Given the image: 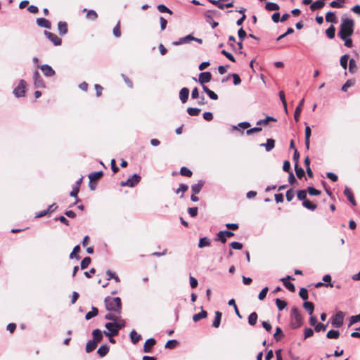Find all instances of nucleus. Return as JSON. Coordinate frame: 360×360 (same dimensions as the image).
I'll use <instances>...</instances> for the list:
<instances>
[{
  "mask_svg": "<svg viewBox=\"0 0 360 360\" xmlns=\"http://www.w3.org/2000/svg\"><path fill=\"white\" fill-rule=\"evenodd\" d=\"M354 22L349 18H344L340 26V30L338 35L340 39H344L345 37H351L354 32Z\"/></svg>",
  "mask_w": 360,
  "mask_h": 360,
  "instance_id": "1",
  "label": "nucleus"
},
{
  "mask_svg": "<svg viewBox=\"0 0 360 360\" xmlns=\"http://www.w3.org/2000/svg\"><path fill=\"white\" fill-rule=\"evenodd\" d=\"M105 304L106 307V309L112 312H115L117 314H121L122 311V303L121 299L119 297H105Z\"/></svg>",
  "mask_w": 360,
  "mask_h": 360,
  "instance_id": "2",
  "label": "nucleus"
},
{
  "mask_svg": "<svg viewBox=\"0 0 360 360\" xmlns=\"http://www.w3.org/2000/svg\"><path fill=\"white\" fill-rule=\"evenodd\" d=\"M302 324V317L296 307H292L290 312V326L295 329Z\"/></svg>",
  "mask_w": 360,
  "mask_h": 360,
  "instance_id": "3",
  "label": "nucleus"
},
{
  "mask_svg": "<svg viewBox=\"0 0 360 360\" xmlns=\"http://www.w3.org/2000/svg\"><path fill=\"white\" fill-rule=\"evenodd\" d=\"M141 181V176L139 174H134L125 181H121V186L134 187L137 185Z\"/></svg>",
  "mask_w": 360,
  "mask_h": 360,
  "instance_id": "4",
  "label": "nucleus"
},
{
  "mask_svg": "<svg viewBox=\"0 0 360 360\" xmlns=\"http://www.w3.org/2000/svg\"><path fill=\"white\" fill-rule=\"evenodd\" d=\"M105 327L108 330V331L103 332L105 336H115L118 335L117 328L115 322H108L105 324Z\"/></svg>",
  "mask_w": 360,
  "mask_h": 360,
  "instance_id": "5",
  "label": "nucleus"
},
{
  "mask_svg": "<svg viewBox=\"0 0 360 360\" xmlns=\"http://www.w3.org/2000/svg\"><path fill=\"white\" fill-rule=\"evenodd\" d=\"M26 87V82L21 79L18 85L14 89L13 94L17 98L23 97L25 94V89Z\"/></svg>",
  "mask_w": 360,
  "mask_h": 360,
  "instance_id": "6",
  "label": "nucleus"
},
{
  "mask_svg": "<svg viewBox=\"0 0 360 360\" xmlns=\"http://www.w3.org/2000/svg\"><path fill=\"white\" fill-rule=\"evenodd\" d=\"M344 314L342 311H338L333 318L332 326L335 328H340L343 324Z\"/></svg>",
  "mask_w": 360,
  "mask_h": 360,
  "instance_id": "7",
  "label": "nucleus"
},
{
  "mask_svg": "<svg viewBox=\"0 0 360 360\" xmlns=\"http://www.w3.org/2000/svg\"><path fill=\"white\" fill-rule=\"evenodd\" d=\"M34 85L36 88H44L45 84L44 80L37 70L33 73Z\"/></svg>",
  "mask_w": 360,
  "mask_h": 360,
  "instance_id": "8",
  "label": "nucleus"
},
{
  "mask_svg": "<svg viewBox=\"0 0 360 360\" xmlns=\"http://www.w3.org/2000/svg\"><path fill=\"white\" fill-rule=\"evenodd\" d=\"M212 79V74L210 72H203L199 75L198 82L203 85L210 82Z\"/></svg>",
  "mask_w": 360,
  "mask_h": 360,
  "instance_id": "9",
  "label": "nucleus"
},
{
  "mask_svg": "<svg viewBox=\"0 0 360 360\" xmlns=\"http://www.w3.org/2000/svg\"><path fill=\"white\" fill-rule=\"evenodd\" d=\"M44 34L55 46H59L61 44V39H60L56 34L48 31H44Z\"/></svg>",
  "mask_w": 360,
  "mask_h": 360,
  "instance_id": "10",
  "label": "nucleus"
},
{
  "mask_svg": "<svg viewBox=\"0 0 360 360\" xmlns=\"http://www.w3.org/2000/svg\"><path fill=\"white\" fill-rule=\"evenodd\" d=\"M39 68L46 77H53L55 75V70L49 65H41Z\"/></svg>",
  "mask_w": 360,
  "mask_h": 360,
  "instance_id": "11",
  "label": "nucleus"
},
{
  "mask_svg": "<svg viewBox=\"0 0 360 360\" xmlns=\"http://www.w3.org/2000/svg\"><path fill=\"white\" fill-rule=\"evenodd\" d=\"M292 279V278L290 276H287L285 278H283L281 279V281L283 282L284 286L289 290L290 292H295V285L290 282V280Z\"/></svg>",
  "mask_w": 360,
  "mask_h": 360,
  "instance_id": "12",
  "label": "nucleus"
},
{
  "mask_svg": "<svg viewBox=\"0 0 360 360\" xmlns=\"http://www.w3.org/2000/svg\"><path fill=\"white\" fill-rule=\"evenodd\" d=\"M156 340L151 338L148 339L143 345V352L146 353H150L151 348L155 345Z\"/></svg>",
  "mask_w": 360,
  "mask_h": 360,
  "instance_id": "13",
  "label": "nucleus"
},
{
  "mask_svg": "<svg viewBox=\"0 0 360 360\" xmlns=\"http://www.w3.org/2000/svg\"><path fill=\"white\" fill-rule=\"evenodd\" d=\"M194 37L192 34H188L186 37L180 38L178 41H174L172 44L174 46H179L184 44L189 43L191 41H193Z\"/></svg>",
  "mask_w": 360,
  "mask_h": 360,
  "instance_id": "14",
  "label": "nucleus"
},
{
  "mask_svg": "<svg viewBox=\"0 0 360 360\" xmlns=\"http://www.w3.org/2000/svg\"><path fill=\"white\" fill-rule=\"evenodd\" d=\"M304 99L302 98L300 101L299 105L295 108V113H294V119H295V122H297L300 120V113L302 110V106L304 105Z\"/></svg>",
  "mask_w": 360,
  "mask_h": 360,
  "instance_id": "15",
  "label": "nucleus"
},
{
  "mask_svg": "<svg viewBox=\"0 0 360 360\" xmlns=\"http://www.w3.org/2000/svg\"><path fill=\"white\" fill-rule=\"evenodd\" d=\"M189 89L186 87H184L180 90L179 98L183 103H185L188 98Z\"/></svg>",
  "mask_w": 360,
  "mask_h": 360,
  "instance_id": "16",
  "label": "nucleus"
},
{
  "mask_svg": "<svg viewBox=\"0 0 360 360\" xmlns=\"http://www.w3.org/2000/svg\"><path fill=\"white\" fill-rule=\"evenodd\" d=\"M344 194L353 206H355L356 205L353 193L350 188L346 187L344 191Z\"/></svg>",
  "mask_w": 360,
  "mask_h": 360,
  "instance_id": "17",
  "label": "nucleus"
},
{
  "mask_svg": "<svg viewBox=\"0 0 360 360\" xmlns=\"http://www.w3.org/2000/svg\"><path fill=\"white\" fill-rule=\"evenodd\" d=\"M58 30L60 35H65L68 33V24L66 22L60 21L58 23Z\"/></svg>",
  "mask_w": 360,
  "mask_h": 360,
  "instance_id": "18",
  "label": "nucleus"
},
{
  "mask_svg": "<svg viewBox=\"0 0 360 360\" xmlns=\"http://www.w3.org/2000/svg\"><path fill=\"white\" fill-rule=\"evenodd\" d=\"M37 24L38 26H39L41 27H44L46 29H51V22L48 20L43 18H37Z\"/></svg>",
  "mask_w": 360,
  "mask_h": 360,
  "instance_id": "19",
  "label": "nucleus"
},
{
  "mask_svg": "<svg viewBox=\"0 0 360 360\" xmlns=\"http://www.w3.org/2000/svg\"><path fill=\"white\" fill-rule=\"evenodd\" d=\"M304 131H305L304 144H305L306 148L307 150H309V146H310V137H311V131L310 127L306 126Z\"/></svg>",
  "mask_w": 360,
  "mask_h": 360,
  "instance_id": "20",
  "label": "nucleus"
},
{
  "mask_svg": "<svg viewBox=\"0 0 360 360\" xmlns=\"http://www.w3.org/2000/svg\"><path fill=\"white\" fill-rule=\"evenodd\" d=\"M260 146L264 147L267 152L271 151L275 146V141L273 139H268L266 143L260 144Z\"/></svg>",
  "mask_w": 360,
  "mask_h": 360,
  "instance_id": "21",
  "label": "nucleus"
},
{
  "mask_svg": "<svg viewBox=\"0 0 360 360\" xmlns=\"http://www.w3.org/2000/svg\"><path fill=\"white\" fill-rule=\"evenodd\" d=\"M204 181L202 180H200L197 184L191 186V191L193 193L198 194L202 190V188L204 185Z\"/></svg>",
  "mask_w": 360,
  "mask_h": 360,
  "instance_id": "22",
  "label": "nucleus"
},
{
  "mask_svg": "<svg viewBox=\"0 0 360 360\" xmlns=\"http://www.w3.org/2000/svg\"><path fill=\"white\" fill-rule=\"evenodd\" d=\"M93 340H95L97 343L101 342L103 339V333L100 329H95L92 332Z\"/></svg>",
  "mask_w": 360,
  "mask_h": 360,
  "instance_id": "23",
  "label": "nucleus"
},
{
  "mask_svg": "<svg viewBox=\"0 0 360 360\" xmlns=\"http://www.w3.org/2000/svg\"><path fill=\"white\" fill-rule=\"evenodd\" d=\"M325 5V2L323 1V0H319V1H316L315 2H313L311 6H310V9L312 11H314L316 10H318V9H320L321 8H323Z\"/></svg>",
  "mask_w": 360,
  "mask_h": 360,
  "instance_id": "24",
  "label": "nucleus"
},
{
  "mask_svg": "<svg viewBox=\"0 0 360 360\" xmlns=\"http://www.w3.org/2000/svg\"><path fill=\"white\" fill-rule=\"evenodd\" d=\"M103 175V172L102 171L95 172L90 173L89 174V179L90 180V182H92L94 181L99 179Z\"/></svg>",
  "mask_w": 360,
  "mask_h": 360,
  "instance_id": "25",
  "label": "nucleus"
},
{
  "mask_svg": "<svg viewBox=\"0 0 360 360\" xmlns=\"http://www.w3.org/2000/svg\"><path fill=\"white\" fill-rule=\"evenodd\" d=\"M108 352L109 346L107 345H103L98 348L97 353L101 357H103L108 353Z\"/></svg>",
  "mask_w": 360,
  "mask_h": 360,
  "instance_id": "26",
  "label": "nucleus"
},
{
  "mask_svg": "<svg viewBox=\"0 0 360 360\" xmlns=\"http://www.w3.org/2000/svg\"><path fill=\"white\" fill-rule=\"evenodd\" d=\"M207 316V313L206 311L202 309L200 313L195 314L193 316V320L194 322H198L202 319H205Z\"/></svg>",
  "mask_w": 360,
  "mask_h": 360,
  "instance_id": "27",
  "label": "nucleus"
},
{
  "mask_svg": "<svg viewBox=\"0 0 360 360\" xmlns=\"http://www.w3.org/2000/svg\"><path fill=\"white\" fill-rule=\"evenodd\" d=\"M83 12H86V18L89 20H96L98 18L96 12L94 10H87L86 8H84Z\"/></svg>",
  "mask_w": 360,
  "mask_h": 360,
  "instance_id": "28",
  "label": "nucleus"
},
{
  "mask_svg": "<svg viewBox=\"0 0 360 360\" xmlns=\"http://www.w3.org/2000/svg\"><path fill=\"white\" fill-rule=\"evenodd\" d=\"M221 316H222V314L220 311H215V318L212 323L213 327L218 328L220 326Z\"/></svg>",
  "mask_w": 360,
  "mask_h": 360,
  "instance_id": "29",
  "label": "nucleus"
},
{
  "mask_svg": "<svg viewBox=\"0 0 360 360\" xmlns=\"http://www.w3.org/2000/svg\"><path fill=\"white\" fill-rule=\"evenodd\" d=\"M96 346H97V342H95V340H91L88 341L86 343V352L87 353H89V352L94 351L96 348Z\"/></svg>",
  "mask_w": 360,
  "mask_h": 360,
  "instance_id": "30",
  "label": "nucleus"
},
{
  "mask_svg": "<svg viewBox=\"0 0 360 360\" xmlns=\"http://www.w3.org/2000/svg\"><path fill=\"white\" fill-rule=\"evenodd\" d=\"M130 339L133 344H136L141 340V335L136 330H132L130 332Z\"/></svg>",
  "mask_w": 360,
  "mask_h": 360,
  "instance_id": "31",
  "label": "nucleus"
},
{
  "mask_svg": "<svg viewBox=\"0 0 360 360\" xmlns=\"http://www.w3.org/2000/svg\"><path fill=\"white\" fill-rule=\"evenodd\" d=\"M217 13V11L215 10H208V11H205L204 13V16L206 19V21L207 22H210L213 18V16L214 15H216Z\"/></svg>",
  "mask_w": 360,
  "mask_h": 360,
  "instance_id": "32",
  "label": "nucleus"
},
{
  "mask_svg": "<svg viewBox=\"0 0 360 360\" xmlns=\"http://www.w3.org/2000/svg\"><path fill=\"white\" fill-rule=\"evenodd\" d=\"M326 20L328 22L336 23L337 18L335 13L333 11H328L326 15Z\"/></svg>",
  "mask_w": 360,
  "mask_h": 360,
  "instance_id": "33",
  "label": "nucleus"
},
{
  "mask_svg": "<svg viewBox=\"0 0 360 360\" xmlns=\"http://www.w3.org/2000/svg\"><path fill=\"white\" fill-rule=\"evenodd\" d=\"M303 307L308 311V313L311 315L314 310V305L312 302L305 301L303 303Z\"/></svg>",
  "mask_w": 360,
  "mask_h": 360,
  "instance_id": "34",
  "label": "nucleus"
},
{
  "mask_svg": "<svg viewBox=\"0 0 360 360\" xmlns=\"http://www.w3.org/2000/svg\"><path fill=\"white\" fill-rule=\"evenodd\" d=\"M98 310L97 308H96L95 307H92L91 308V311H89L88 313H86V316H85V319L86 320H90L91 319H92L93 317L96 316L98 315Z\"/></svg>",
  "mask_w": 360,
  "mask_h": 360,
  "instance_id": "35",
  "label": "nucleus"
},
{
  "mask_svg": "<svg viewBox=\"0 0 360 360\" xmlns=\"http://www.w3.org/2000/svg\"><path fill=\"white\" fill-rule=\"evenodd\" d=\"M257 314L256 312H252L248 316V323L250 326H255L257 321Z\"/></svg>",
  "mask_w": 360,
  "mask_h": 360,
  "instance_id": "36",
  "label": "nucleus"
},
{
  "mask_svg": "<svg viewBox=\"0 0 360 360\" xmlns=\"http://www.w3.org/2000/svg\"><path fill=\"white\" fill-rule=\"evenodd\" d=\"M265 8L269 11H278L279 10L280 7L276 3L273 2H267L265 6Z\"/></svg>",
  "mask_w": 360,
  "mask_h": 360,
  "instance_id": "37",
  "label": "nucleus"
},
{
  "mask_svg": "<svg viewBox=\"0 0 360 360\" xmlns=\"http://www.w3.org/2000/svg\"><path fill=\"white\" fill-rule=\"evenodd\" d=\"M302 205L305 208H307V209H308L309 210H312V211L315 210L316 209V207H317L316 204L312 203L311 202H310L307 199L306 200H304V202H302Z\"/></svg>",
  "mask_w": 360,
  "mask_h": 360,
  "instance_id": "38",
  "label": "nucleus"
},
{
  "mask_svg": "<svg viewBox=\"0 0 360 360\" xmlns=\"http://www.w3.org/2000/svg\"><path fill=\"white\" fill-rule=\"evenodd\" d=\"M120 314H117L115 312L108 313L107 314H105V319L106 320L112 321V322H115L116 321L118 320V318H120Z\"/></svg>",
  "mask_w": 360,
  "mask_h": 360,
  "instance_id": "39",
  "label": "nucleus"
},
{
  "mask_svg": "<svg viewBox=\"0 0 360 360\" xmlns=\"http://www.w3.org/2000/svg\"><path fill=\"white\" fill-rule=\"evenodd\" d=\"M339 336V331L335 330H330L326 334V337L328 339H338Z\"/></svg>",
  "mask_w": 360,
  "mask_h": 360,
  "instance_id": "40",
  "label": "nucleus"
},
{
  "mask_svg": "<svg viewBox=\"0 0 360 360\" xmlns=\"http://www.w3.org/2000/svg\"><path fill=\"white\" fill-rule=\"evenodd\" d=\"M326 34L329 39H333L335 34V28L333 25H330L326 30Z\"/></svg>",
  "mask_w": 360,
  "mask_h": 360,
  "instance_id": "41",
  "label": "nucleus"
},
{
  "mask_svg": "<svg viewBox=\"0 0 360 360\" xmlns=\"http://www.w3.org/2000/svg\"><path fill=\"white\" fill-rule=\"evenodd\" d=\"M210 245V240L206 238V237H204V238H201L199 240V243H198V247L200 248H205V247H207Z\"/></svg>",
  "mask_w": 360,
  "mask_h": 360,
  "instance_id": "42",
  "label": "nucleus"
},
{
  "mask_svg": "<svg viewBox=\"0 0 360 360\" xmlns=\"http://www.w3.org/2000/svg\"><path fill=\"white\" fill-rule=\"evenodd\" d=\"M80 251V246L79 245L75 246L72 252L70 255V258L73 259L75 258L77 259H79V256L77 255V252Z\"/></svg>",
  "mask_w": 360,
  "mask_h": 360,
  "instance_id": "43",
  "label": "nucleus"
},
{
  "mask_svg": "<svg viewBox=\"0 0 360 360\" xmlns=\"http://www.w3.org/2000/svg\"><path fill=\"white\" fill-rule=\"evenodd\" d=\"M295 171L297 178L301 179L304 175V169L298 166V163L295 165Z\"/></svg>",
  "mask_w": 360,
  "mask_h": 360,
  "instance_id": "44",
  "label": "nucleus"
},
{
  "mask_svg": "<svg viewBox=\"0 0 360 360\" xmlns=\"http://www.w3.org/2000/svg\"><path fill=\"white\" fill-rule=\"evenodd\" d=\"M269 121L276 122V119L273 117L266 116L264 120H259L257 122V125L267 124Z\"/></svg>",
  "mask_w": 360,
  "mask_h": 360,
  "instance_id": "45",
  "label": "nucleus"
},
{
  "mask_svg": "<svg viewBox=\"0 0 360 360\" xmlns=\"http://www.w3.org/2000/svg\"><path fill=\"white\" fill-rule=\"evenodd\" d=\"M187 112L191 116H197L200 112V109L197 108H188Z\"/></svg>",
  "mask_w": 360,
  "mask_h": 360,
  "instance_id": "46",
  "label": "nucleus"
},
{
  "mask_svg": "<svg viewBox=\"0 0 360 360\" xmlns=\"http://www.w3.org/2000/svg\"><path fill=\"white\" fill-rule=\"evenodd\" d=\"M91 261V259L89 257H84L81 262V264H80L81 269H86L89 266V265L90 264Z\"/></svg>",
  "mask_w": 360,
  "mask_h": 360,
  "instance_id": "47",
  "label": "nucleus"
},
{
  "mask_svg": "<svg viewBox=\"0 0 360 360\" xmlns=\"http://www.w3.org/2000/svg\"><path fill=\"white\" fill-rule=\"evenodd\" d=\"M276 304L278 309L281 311L285 309L287 306V302L285 300H280L278 298L276 299Z\"/></svg>",
  "mask_w": 360,
  "mask_h": 360,
  "instance_id": "48",
  "label": "nucleus"
},
{
  "mask_svg": "<svg viewBox=\"0 0 360 360\" xmlns=\"http://www.w3.org/2000/svg\"><path fill=\"white\" fill-rule=\"evenodd\" d=\"M180 174L182 176L190 177L192 176L193 173H192L191 170L189 169L188 168H187L186 167H182L180 169Z\"/></svg>",
  "mask_w": 360,
  "mask_h": 360,
  "instance_id": "49",
  "label": "nucleus"
},
{
  "mask_svg": "<svg viewBox=\"0 0 360 360\" xmlns=\"http://www.w3.org/2000/svg\"><path fill=\"white\" fill-rule=\"evenodd\" d=\"M348 59H349V56L345 54V55H343L341 58H340V65L342 66V68L343 69H346L347 67V62H348Z\"/></svg>",
  "mask_w": 360,
  "mask_h": 360,
  "instance_id": "50",
  "label": "nucleus"
},
{
  "mask_svg": "<svg viewBox=\"0 0 360 360\" xmlns=\"http://www.w3.org/2000/svg\"><path fill=\"white\" fill-rule=\"evenodd\" d=\"M113 34L115 37L119 38L121 36L120 32V22L118 21L116 26L113 28Z\"/></svg>",
  "mask_w": 360,
  "mask_h": 360,
  "instance_id": "51",
  "label": "nucleus"
},
{
  "mask_svg": "<svg viewBox=\"0 0 360 360\" xmlns=\"http://www.w3.org/2000/svg\"><path fill=\"white\" fill-rule=\"evenodd\" d=\"M356 70V65L355 60L352 58L349 61V71L354 73Z\"/></svg>",
  "mask_w": 360,
  "mask_h": 360,
  "instance_id": "52",
  "label": "nucleus"
},
{
  "mask_svg": "<svg viewBox=\"0 0 360 360\" xmlns=\"http://www.w3.org/2000/svg\"><path fill=\"white\" fill-rule=\"evenodd\" d=\"M283 336V333L282 330L281 329V328L277 327L276 329V333L274 334V338H275V340L276 341H278Z\"/></svg>",
  "mask_w": 360,
  "mask_h": 360,
  "instance_id": "53",
  "label": "nucleus"
},
{
  "mask_svg": "<svg viewBox=\"0 0 360 360\" xmlns=\"http://www.w3.org/2000/svg\"><path fill=\"white\" fill-rule=\"evenodd\" d=\"M297 198L304 202L307 200V191L305 190H300L297 192Z\"/></svg>",
  "mask_w": 360,
  "mask_h": 360,
  "instance_id": "54",
  "label": "nucleus"
},
{
  "mask_svg": "<svg viewBox=\"0 0 360 360\" xmlns=\"http://www.w3.org/2000/svg\"><path fill=\"white\" fill-rule=\"evenodd\" d=\"M115 323L117 326L118 333H119L120 330H121L122 328H123L125 326V323H126L124 320L121 319L120 318H118V320L116 321Z\"/></svg>",
  "mask_w": 360,
  "mask_h": 360,
  "instance_id": "55",
  "label": "nucleus"
},
{
  "mask_svg": "<svg viewBox=\"0 0 360 360\" xmlns=\"http://www.w3.org/2000/svg\"><path fill=\"white\" fill-rule=\"evenodd\" d=\"M299 295L302 300H307L308 299L307 290L304 288H302L300 290Z\"/></svg>",
  "mask_w": 360,
  "mask_h": 360,
  "instance_id": "56",
  "label": "nucleus"
},
{
  "mask_svg": "<svg viewBox=\"0 0 360 360\" xmlns=\"http://www.w3.org/2000/svg\"><path fill=\"white\" fill-rule=\"evenodd\" d=\"M158 10L160 13H168L169 14H172V12L171 10H169L165 5L164 4H160L158 6Z\"/></svg>",
  "mask_w": 360,
  "mask_h": 360,
  "instance_id": "57",
  "label": "nucleus"
},
{
  "mask_svg": "<svg viewBox=\"0 0 360 360\" xmlns=\"http://www.w3.org/2000/svg\"><path fill=\"white\" fill-rule=\"evenodd\" d=\"M328 325V323L323 324V323H319L317 325L315 326L314 330L316 332H320L321 330L324 331L326 330Z\"/></svg>",
  "mask_w": 360,
  "mask_h": 360,
  "instance_id": "58",
  "label": "nucleus"
},
{
  "mask_svg": "<svg viewBox=\"0 0 360 360\" xmlns=\"http://www.w3.org/2000/svg\"><path fill=\"white\" fill-rule=\"evenodd\" d=\"M360 321V314L350 317L349 326Z\"/></svg>",
  "mask_w": 360,
  "mask_h": 360,
  "instance_id": "59",
  "label": "nucleus"
},
{
  "mask_svg": "<svg viewBox=\"0 0 360 360\" xmlns=\"http://www.w3.org/2000/svg\"><path fill=\"white\" fill-rule=\"evenodd\" d=\"M268 290H269V288L268 287H265L264 288L261 292L259 293V295H258V299L259 300H263L266 296V294L268 292Z\"/></svg>",
  "mask_w": 360,
  "mask_h": 360,
  "instance_id": "60",
  "label": "nucleus"
},
{
  "mask_svg": "<svg viewBox=\"0 0 360 360\" xmlns=\"http://www.w3.org/2000/svg\"><path fill=\"white\" fill-rule=\"evenodd\" d=\"M177 341L176 340H168L165 345V347L168 349H173L177 345Z\"/></svg>",
  "mask_w": 360,
  "mask_h": 360,
  "instance_id": "61",
  "label": "nucleus"
},
{
  "mask_svg": "<svg viewBox=\"0 0 360 360\" xmlns=\"http://www.w3.org/2000/svg\"><path fill=\"white\" fill-rule=\"evenodd\" d=\"M188 189V186L184 184H180L179 187L176 189V193H185Z\"/></svg>",
  "mask_w": 360,
  "mask_h": 360,
  "instance_id": "62",
  "label": "nucleus"
},
{
  "mask_svg": "<svg viewBox=\"0 0 360 360\" xmlns=\"http://www.w3.org/2000/svg\"><path fill=\"white\" fill-rule=\"evenodd\" d=\"M307 192L310 195H319L321 193L320 191L310 186L307 188Z\"/></svg>",
  "mask_w": 360,
  "mask_h": 360,
  "instance_id": "63",
  "label": "nucleus"
},
{
  "mask_svg": "<svg viewBox=\"0 0 360 360\" xmlns=\"http://www.w3.org/2000/svg\"><path fill=\"white\" fill-rule=\"evenodd\" d=\"M314 335V330L311 328H307L304 329V339L309 338Z\"/></svg>",
  "mask_w": 360,
  "mask_h": 360,
  "instance_id": "64",
  "label": "nucleus"
}]
</instances>
